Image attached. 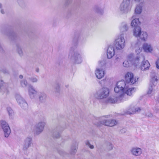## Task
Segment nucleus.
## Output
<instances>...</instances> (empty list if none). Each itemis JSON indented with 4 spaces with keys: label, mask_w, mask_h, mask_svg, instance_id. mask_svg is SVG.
<instances>
[{
    "label": "nucleus",
    "mask_w": 159,
    "mask_h": 159,
    "mask_svg": "<svg viewBox=\"0 0 159 159\" xmlns=\"http://www.w3.org/2000/svg\"><path fill=\"white\" fill-rule=\"evenodd\" d=\"M157 67L159 69V58H158L156 62Z\"/></svg>",
    "instance_id": "16"
},
{
    "label": "nucleus",
    "mask_w": 159,
    "mask_h": 159,
    "mask_svg": "<svg viewBox=\"0 0 159 159\" xmlns=\"http://www.w3.org/2000/svg\"><path fill=\"white\" fill-rule=\"evenodd\" d=\"M115 53L114 48L113 47L109 46L108 47L107 52V57L110 59L114 56Z\"/></svg>",
    "instance_id": "9"
},
{
    "label": "nucleus",
    "mask_w": 159,
    "mask_h": 159,
    "mask_svg": "<svg viewBox=\"0 0 159 159\" xmlns=\"http://www.w3.org/2000/svg\"><path fill=\"white\" fill-rule=\"evenodd\" d=\"M44 123H40L39 124L41 128L42 129L41 131H40V132L42 131L43 130V129L44 127Z\"/></svg>",
    "instance_id": "15"
},
{
    "label": "nucleus",
    "mask_w": 159,
    "mask_h": 159,
    "mask_svg": "<svg viewBox=\"0 0 159 159\" xmlns=\"http://www.w3.org/2000/svg\"><path fill=\"white\" fill-rule=\"evenodd\" d=\"M109 90L106 88L102 89V91L98 96V98L102 99L107 97L109 95Z\"/></svg>",
    "instance_id": "8"
},
{
    "label": "nucleus",
    "mask_w": 159,
    "mask_h": 159,
    "mask_svg": "<svg viewBox=\"0 0 159 159\" xmlns=\"http://www.w3.org/2000/svg\"><path fill=\"white\" fill-rule=\"evenodd\" d=\"M142 11V7L140 6H137L135 10V12L137 14H140Z\"/></svg>",
    "instance_id": "13"
},
{
    "label": "nucleus",
    "mask_w": 159,
    "mask_h": 159,
    "mask_svg": "<svg viewBox=\"0 0 159 159\" xmlns=\"http://www.w3.org/2000/svg\"><path fill=\"white\" fill-rule=\"evenodd\" d=\"M23 77V75H20L19 76V78H20V79H22Z\"/></svg>",
    "instance_id": "20"
},
{
    "label": "nucleus",
    "mask_w": 159,
    "mask_h": 159,
    "mask_svg": "<svg viewBox=\"0 0 159 159\" xmlns=\"http://www.w3.org/2000/svg\"><path fill=\"white\" fill-rule=\"evenodd\" d=\"M139 50H140V52H141V50H140V49H139Z\"/></svg>",
    "instance_id": "21"
},
{
    "label": "nucleus",
    "mask_w": 159,
    "mask_h": 159,
    "mask_svg": "<svg viewBox=\"0 0 159 159\" xmlns=\"http://www.w3.org/2000/svg\"><path fill=\"white\" fill-rule=\"evenodd\" d=\"M123 66L124 67H128L129 66V63L128 60H125L123 62Z\"/></svg>",
    "instance_id": "14"
},
{
    "label": "nucleus",
    "mask_w": 159,
    "mask_h": 159,
    "mask_svg": "<svg viewBox=\"0 0 159 159\" xmlns=\"http://www.w3.org/2000/svg\"><path fill=\"white\" fill-rule=\"evenodd\" d=\"M117 124V121L114 119L106 120L101 122L102 125L110 127L114 126Z\"/></svg>",
    "instance_id": "6"
},
{
    "label": "nucleus",
    "mask_w": 159,
    "mask_h": 159,
    "mask_svg": "<svg viewBox=\"0 0 159 159\" xmlns=\"http://www.w3.org/2000/svg\"><path fill=\"white\" fill-rule=\"evenodd\" d=\"M150 64L148 60L143 61L140 65V68L143 71H145L149 70L150 67Z\"/></svg>",
    "instance_id": "7"
},
{
    "label": "nucleus",
    "mask_w": 159,
    "mask_h": 159,
    "mask_svg": "<svg viewBox=\"0 0 159 159\" xmlns=\"http://www.w3.org/2000/svg\"><path fill=\"white\" fill-rule=\"evenodd\" d=\"M37 81V80L36 79H33L32 80V81L33 82H35Z\"/></svg>",
    "instance_id": "18"
},
{
    "label": "nucleus",
    "mask_w": 159,
    "mask_h": 159,
    "mask_svg": "<svg viewBox=\"0 0 159 159\" xmlns=\"http://www.w3.org/2000/svg\"><path fill=\"white\" fill-rule=\"evenodd\" d=\"M89 147L90 148L92 149L93 148V146L91 145H90Z\"/></svg>",
    "instance_id": "19"
},
{
    "label": "nucleus",
    "mask_w": 159,
    "mask_h": 159,
    "mask_svg": "<svg viewBox=\"0 0 159 159\" xmlns=\"http://www.w3.org/2000/svg\"><path fill=\"white\" fill-rule=\"evenodd\" d=\"M1 125L4 131L5 136L8 137L11 133V130L8 124L6 121H1Z\"/></svg>",
    "instance_id": "5"
},
{
    "label": "nucleus",
    "mask_w": 159,
    "mask_h": 159,
    "mask_svg": "<svg viewBox=\"0 0 159 159\" xmlns=\"http://www.w3.org/2000/svg\"><path fill=\"white\" fill-rule=\"evenodd\" d=\"M115 45L117 49H121L125 47V40L122 35L116 39L115 42Z\"/></svg>",
    "instance_id": "4"
},
{
    "label": "nucleus",
    "mask_w": 159,
    "mask_h": 159,
    "mask_svg": "<svg viewBox=\"0 0 159 159\" xmlns=\"http://www.w3.org/2000/svg\"><path fill=\"white\" fill-rule=\"evenodd\" d=\"M126 85H125L124 88V91H123V94H120L118 98H110L108 99V102L111 103H115L117 102L120 100L121 98L124 96L125 94H126L128 95L131 96L132 94L135 91V88H129Z\"/></svg>",
    "instance_id": "3"
},
{
    "label": "nucleus",
    "mask_w": 159,
    "mask_h": 159,
    "mask_svg": "<svg viewBox=\"0 0 159 159\" xmlns=\"http://www.w3.org/2000/svg\"><path fill=\"white\" fill-rule=\"evenodd\" d=\"M96 77L98 79H101L104 75V71L100 69H97L95 73Z\"/></svg>",
    "instance_id": "10"
},
{
    "label": "nucleus",
    "mask_w": 159,
    "mask_h": 159,
    "mask_svg": "<svg viewBox=\"0 0 159 159\" xmlns=\"http://www.w3.org/2000/svg\"><path fill=\"white\" fill-rule=\"evenodd\" d=\"M158 80L157 79H156V80L157 81Z\"/></svg>",
    "instance_id": "22"
},
{
    "label": "nucleus",
    "mask_w": 159,
    "mask_h": 159,
    "mask_svg": "<svg viewBox=\"0 0 159 159\" xmlns=\"http://www.w3.org/2000/svg\"><path fill=\"white\" fill-rule=\"evenodd\" d=\"M137 61L138 62L139 61V57H138L134 59V61Z\"/></svg>",
    "instance_id": "17"
},
{
    "label": "nucleus",
    "mask_w": 159,
    "mask_h": 159,
    "mask_svg": "<svg viewBox=\"0 0 159 159\" xmlns=\"http://www.w3.org/2000/svg\"><path fill=\"white\" fill-rule=\"evenodd\" d=\"M143 48L144 51L146 52H151L152 50L151 45L146 43L143 44Z\"/></svg>",
    "instance_id": "11"
},
{
    "label": "nucleus",
    "mask_w": 159,
    "mask_h": 159,
    "mask_svg": "<svg viewBox=\"0 0 159 159\" xmlns=\"http://www.w3.org/2000/svg\"><path fill=\"white\" fill-rule=\"evenodd\" d=\"M140 23L139 19H134L131 22V26L134 28L133 34L135 36L139 37L142 40L145 41L148 37V34L146 32H141V29L139 26Z\"/></svg>",
    "instance_id": "2"
},
{
    "label": "nucleus",
    "mask_w": 159,
    "mask_h": 159,
    "mask_svg": "<svg viewBox=\"0 0 159 159\" xmlns=\"http://www.w3.org/2000/svg\"><path fill=\"white\" fill-rule=\"evenodd\" d=\"M138 78L134 76L133 74L130 72H127L125 75L124 80H121L118 82L116 86L114 88V91L116 93H121L123 94L124 88L126 83L133 84L137 82Z\"/></svg>",
    "instance_id": "1"
},
{
    "label": "nucleus",
    "mask_w": 159,
    "mask_h": 159,
    "mask_svg": "<svg viewBox=\"0 0 159 159\" xmlns=\"http://www.w3.org/2000/svg\"><path fill=\"white\" fill-rule=\"evenodd\" d=\"M132 154L135 156H139L142 153V150L140 148H133L131 150Z\"/></svg>",
    "instance_id": "12"
}]
</instances>
